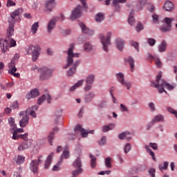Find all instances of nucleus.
I'll return each instance as SVG.
<instances>
[{
    "label": "nucleus",
    "instance_id": "1",
    "mask_svg": "<svg viewBox=\"0 0 177 177\" xmlns=\"http://www.w3.org/2000/svg\"><path fill=\"white\" fill-rule=\"evenodd\" d=\"M74 44H71L70 47L68 50V57H67V64L64 67V68L66 69L68 67H72L68 71V77H72L74 75L77 71V67H78V64H80V61H75L74 62V59L73 57H78L80 56L79 53H74L73 50H74Z\"/></svg>",
    "mask_w": 177,
    "mask_h": 177
},
{
    "label": "nucleus",
    "instance_id": "2",
    "mask_svg": "<svg viewBox=\"0 0 177 177\" xmlns=\"http://www.w3.org/2000/svg\"><path fill=\"white\" fill-rule=\"evenodd\" d=\"M162 78V72H159L156 76V81L151 82V86L156 88L159 93H163V92L167 93V91H165L164 88H166L168 91H174V89H175L176 84H169V83H167V82Z\"/></svg>",
    "mask_w": 177,
    "mask_h": 177
},
{
    "label": "nucleus",
    "instance_id": "3",
    "mask_svg": "<svg viewBox=\"0 0 177 177\" xmlns=\"http://www.w3.org/2000/svg\"><path fill=\"white\" fill-rule=\"evenodd\" d=\"M23 13L22 8H17L12 13H11L10 19L8 21L9 26L7 28V38H10L15 34V23L19 21L20 15Z\"/></svg>",
    "mask_w": 177,
    "mask_h": 177
},
{
    "label": "nucleus",
    "instance_id": "4",
    "mask_svg": "<svg viewBox=\"0 0 177 177\" xmlns=\"http://www.w3.org/2000/svg\"><path fill=\"white\" fill-rule=\"evenodd\" d=\"M28 55H32L33 62L38 60L39 53L41 52V47L39 46L30 45L26 48Z\"/></svg>",
    "mask_w": 177,
    "mask_h": 177
},
{
    "label": "nucleus",
    "instance_id": "5",
    "mask_svg": "<svg viewBox=\"0 0 177 177\" xmlns=\"http://www.w3.org/2000/svg\"><path fill=\"white\" fill-rule=\"evenodd\" d=\"M111 35H113V33H111V32H109L106 37L103 36V35L100 36L104 52H109V46L111 45Z\"/></svg>",
    "mask_w": 177,
    "mask_h": 177
},
{
    "label": "nucleus",
    "instance_id": "6",
    "mask_svg": "<svg viewBox=\"0 0 177 177\" xmlns=\"http://www.w3.org/2000/svg\"><path fill=\"white\" fill-rule=\"evenodd\" d=\"M44 162V156H40L38 157L37 160H34L30 162V169L33 172V174H37L38 172V167Z\"/></svg>",
    "mask_w": 177,
    "mask_h": 177
},
{
    "label": "nucleus",
    "instance_id": "7",
    "mask_svg": "<svg viewBox=\"0 0 177 177\" xmlns=\"http://www.w3.org/2000/svg\"><path fill=\"white\" fill-rule=\"evenodd\" d=\"M73 167L75 168H77V169L72 171V177H77L80 174H82V169L81 168L82 167V162H81V158H77V160L73 162Z\"/></svg>",
    "mask_w": 177,
    "mask_h": 177
},
{
    "label": "nucleus",
    "instance_id": "8",
    "mask_svg": "<svg viewBox=\"0 0 177 177\" xmlns=\"http://www.w3.org/2000/svg\"><path fill=\"white\" fill-rule=\"evenodd\" d=\"M116 77H117L118 81L120 82V84H122L123 86L127 88L128 91L131 89L132 86V84L131 83V82L126 81L125 79H124V73H119L116 75Z\"/></svg>",
    "mask_w": 177,
    "mask_h": 177
},
{
    "label": "nucleus",
    "instance_id": "9",
    "mask_svg": "<svg viewBox=\"0 0 177 177\" xmlns=\"http://www.w3.org/2000/svg\"><path fill=\"white\" fill-rule=\"evenodd\" d=\"M175 19L174 18H169V17H165L164 19V23L167 24V26H163L161 28V31L162 32H168V31H171L172 30V21H174Z\"/></svg>",
    "mask_w": 177,
    "mask_h": 177
},
{
    "label": "nucleus",
    "instance_id": "10",
    "mask_svg": "<svg viewBox=\"0 0 177 177\" xmlns=\"http://www.w3.org/2000/svg\"><path fill=\"white\" fill-rule=\"evenodd\" d=\"M59 21V17H53L47 25V34H52V31L56 28V23Z\"/></svg>",
    "mask_w": 177,
    "mask_h": 177
},
{
    "label": "nucleus",
    "instance_id": "11",
    "mask_svg": "<svg viewBox=\"0 0 177 177\" xmlns=\"http://www.w3.org/2000/svg\"><path fill=\"white\" fill-rule=\"evenodd\" d=\"M82 7L81 6H77L76 8H75L72 11V14L70 17V20L74 21V20H77L79 17H81V10Z\"/></svg>",
    "mask_w": 177,
    "mask_h": 177
},
{
    "label": "nucleus",
    "instance_id": "12",
    "mask_svg": "<svg viewBox=\"0 0 177 177\" xmlns=\"http://www.w3.org/2000/svg\"><path fill=\"white\" fill-rule=\"evenodd\" d=\"M76 131H80L82 138H86L88 136V133H91L92 135H93L95 133V131H93V130L88 131V130L82 128V127H81V125H80V124H77L75 127V132H76Z\"/></svg>",
    "mask_w": 177,
    "mask_h": 177
},
{
    "label": "nucleus",
    "instance_id": "13",
    "mask_svg": "<svg viewBox=\"0 0 177 177\" xmlns=\"http://www.w3.org/2000/svg\"><path fill=\"white\" fill-rule=\"evenodd\" d=\"M0 48L3 53H5L9 50V41H8L7 37L6 39H0Z\"/></svg>",
    "mask_w": 177,
    "mask_h": 177
},
{
    "label": "nucleus",
    "instance_id": "14",
    "mask_svg": "<svg viewBox=\"0 0 177 177\" xmlns=\"http://www.w3.org/2000/svg\"><path fill=\"white\" fill-rule=\"evenodd\" d=\"M32 145L31 141H24L18 146L17 150L18 151H24V150L31 147Z\"/></svg>",
    "mask_w": 177,
    "mask_h": 177
},
{
    "label": "nucleus",
    "instance_id": "15",
    "mask_svg": "<svg viewBox=\"0 0 177 177\" xmlns=\"http://www.w3.org/2000/svg\"><path fill=\"white\" fill-rule=\"evenodd\" d=\"M37 96H39V91L38 89L35 88L31 90L30 92L26 95V99L30 100V99H35V97H37Z\"/></svg>",
    "mask_w": 177,
    "mask_h": 177
},
{
    "label": "nucleus",
    "instance_id": "16",
    "mask_svg": "<svg viewBox=\"0 0 177 177\" xmlns=\"http://www.w3.org/2000/svg\"><path fill=\"white\" fill-rule=\"evenodd\" d=\"M125 64H129L131 73H133L135 70V59L132 57H128L124 58Z\"/></svg>",
    "mask_w": 177,
    "mask_h": 177
},
{
    "label": "nucleus",
    "instance_id": "17",
    "mask_svg": "<svg viewBox=\"0 0 177 177\" xmlns=\"http://www.w3.org/2000/svg\"><path fill=\"white\" fill-rule=\"evenodd\" d=\"M30 122V118L26 113L23 115L21 120L19 121V125L21 128H26Z\"/></svg>",
    "mask_w": 177,
    "mask_h": 177
},
{
    "label": "nucleus",
    "instance_id": "18",
    "mask_svg": "<svg viewBox=\"0 0 177 177\" xmlns=\"http://www.w3.org/2000/svg\"><path fill=\"white\" fill-rule=\"evenodd\" d=\"M79 24L82 28L83 34H88V35H93V34H95V32L88 28V27H86L84 23L80 22Z\"/></svg>",
    "mask_w": 177,
    "mask_h": 177
},
{
    "label": "nucleus",
    "instance_id": "19",
    "mask_svg": "<svg viewBox=\"0 0 177 177\" xmlns=\"http://www.w3.org/2000/svg\"><path fill=\"white\" fill-rule=\"evenodd\" d=\"M58 131H59V128H57V127H55L53 129V131H51L49 133V136L48 137V140L50 146L53 145V144L52 143V141L55 139V133H57V132Z\"/></svg>",
    "mask_w": 177,
    "mask_h": 177
},
{
    "label": "nucleus",
    "instance_id": "20",
    "mask_svg": "<svg viewBox=\"0 0 177 177\" xmlns=\"http://www.w3.org/2000/svg\"><path fill=\"white\" fill-rule=\"evenodd\" d=\"M55 5H56L55 0H48L46 4V12L50 13L53 8H55Z\"/></svg>",
    "mask_w": 177,
    "mask_h": 177
},
{
    "label": "nucleus",
    "instance_id": "21",
    "mask_svg": "<svg viewBox=\"0 0 177 177\" xmlns=\"http://www.w3.org/2000/svg\"><path fill=\"white\" fill-rule=\"evenodd\" d=\"M95 96H96V95H95V92H93V91H91L90 93L85 94L84 102L86 103H89V102H92V100H93V99H95Z\"/></svg>",
    "mask_w": 177,
    "mask_h": 177
},
{
    "label": "nucleus",
    "instance_id": "22",
    "mask_svg": "<svg viewBox=\"0 0 177 177\" xmlns=\"http://www.w3.org/2000/svg\"><path fill=\"white\" fill-rule=\"evenodd\" d=\"M163 9L166 10L167 12H172L174 9H175V6H174V3L167 1L165 2Z\"/></svg>",
    "mask_w": 177,
    "mask_h": 177
},
{
    "label": "nucleus",
    "instance_id": "23",
    "mask_svg": "<svg viewBox=\"0 0 177 177\" xmlns=\"http://www.w3.org/2000/svg\"><path fill=\"white\" fill-rule=\"evenodd\" d=\"M63 114V110L62 109H58L55 111V113L54 115V124L55 125H57L59 124V120L60 117H62Z\"/></svg>",
    "mask_w": 177,
    "mask_h": 177
},
{
    "label": "nucleus",
    "instance_id": "24",
    "mask_svg": "<svg viewBox=\"0 0 177 177\" xmlns=\"http://www.w3.org/2000/svg\"><path fill=\"white\" fill-rule=\"evenodd\" d=\"M119 139L121 140L125 139L126 140H131L132 138L131 137V133L129 131H125L119 135Z\"/></svg>",
    "mask_w": 177,
    "mask_h": 177
},
{
    "label": "nucleus",
    "instance_id": "25",
    "mask_svg": "<svg viewBox=\"0 0 177 177\" xmlns=\"http://www.w3.org/2000/svg\"><path fill=\"white\" fill-rule=\"evenodd\" d=\"M149 56L150 59H153L156 67H158V68H161V67H162V64L161 63V60L160 58H158V57L153 56L151 54H149Z\"/></svg>",
    "mask_w": 177,
    "mask_h": 177
},
{
    "label": "nucleus",
    "instance_id": "26",
    "mask_svg": "<svg viewBox=\"0 0 177 177\" xmlns=\"http://www.w3.org/2000/svg\"><path fill=\"white\" fill-rule=\"evenodd\" d=\"M116 46L119 50H122L124 49V46H125V41L122 39H118L115 41Z\"/></svg>",
    "mask_w": 177,
    "mask_h": 177
},
{
    "label": "nucleus",
    "instance_id": "27",
    "mask_svg": "<svg viewBox=\"0 0 177 177\" xmlns=\"http://www.w3.org/2000/svg\"><path fill=\"white\" fill-rule=\"evenodd\" d=\"M24 114H26V115H31V117H33V118H37V113L34 111H30L28 113H27V110L26 111H21L19 113V117L24 115Z\"/></svg>",
    "mask_w": 177,
    "mask_h": 177
},
{
    "label": "nucleus",
    "instance_id": "28",
    "mask_svg": "<svg viewBox=\"0 0 177 177\" xmlns=\"http://www.w3.org/2000/svg\"><path fill=\"white\" fill-rule=\"evenodd\" d=\"M115 128V124H109L108 125H104L102 127V132H109V131H112Z\"/></svg>",
    "mask_w": 177,
    "mask_h": 177
},
{
    "label": "nucleus",
    "instance_id": "29",
    "mask_svg": "<svg viewBox=\"0 0 177 177\" xmlns=\"http://www.w3.org/2000/svg\"><path fill=\"white\" fill-rule=\"evenodd\" d=\"M95 21H97V23H102V21H103V20H104V13L103 12H99L95 15Z\"/></svg>",
    "mask_w": 177,
    "mask_h": 177
},
{
    "label": "nucleus",
    "instance_id": "30",
    "mask_svg": "<svg viewBox=\"0 0 177 177\" xmlns=\"http://www.w3.org/2000/svg\"><path fill=\"white\" fill-rule=\"evenodd\" d=\"M38 73H40L39 80L45 81V66H42L38 69Z\"/></svg>",
    "mask_w": 177,
    "mask_h": 177
},
{
    "label": "nucleus",
    "instance_id": "31",
    "mask_svg": "<svg viewBox=\"0 0 177 177\" xmlns=\"http://www.w3.org/2000/svg\"><path fill=\"white\" fill-rule=\"evenodd\" d=\"M160 121H164V116L162 115H158L155 116L151 121V125H154V122H160Z\"/></svg>",
    "mask_w": 177,
    "mask_h": 177
},
{
    "label": "nucleus",
    "instance_id": "32",
    "mask_svg": "<svg viewBox=\"0 0 177 177\" xmlns=\"http://www.w3.org/2000/svg\"><path fill=\"white\" fill-rule=\"evenodd\" d=\"M84 84V80H80L70 88L71 92H74L77 88H80Z\"/></svg>",
    "mask_w": 177,
    "mask_h": 177
},
{
    "label": "nucleus",
    "instance_id": "33",
    "mask_svg": "<svg viewBox=\"0 0 177 177\" xmlns=\"http://www.w3.org/2000/svg\"><path fill=\"white\" fill-rule=\"evenodd\" d=\"M147 3V0H139L137 3V9L138 10H142L143 6Z\"/></svg>",
    "mask_w": 177,
    "mask_h": 177
},
{
    "label": "nucleus",
    "instance_id": "34",
    "mask_svg": "<svg viewBox=\"0 0 177 177\" xmlns=\"http://www.w3.org/2000/svg\"><path fill=\"white\" fill-rule=\"evenodd\" d=\"M52 74H53V70L49 68H45V80H49L52 77Z\"/></svg>",
    "mask_w": 177,
    "mask_h": 177
},
{
    "label": "nucleus",
    "instance_id": "35",
    "mask_svg": "<svg viewBox=\"0 0 177 177\" xmlns=\"http://www.w3.org/2000/svg\"><path fill=\"white\" fill-rule=\"evenodd\" d=\"M54 153H51L47 158L46 164H45V168H49V165L52 164V160L53 158Z\"/></svg>",
    "mask_w": 177,
    "mask_h": 177
},
{
    "label": "nucleus",
    "instance_id": "36",
    "mask_svg": "<svg viewBox=\"0 0 177 177\" xmlns=\"http://www.w3.org/2000/svg\"><path fill=\"white\" fill-rule=\"evenodd\" d=\"M64 158H70V152L67 150H64L60 157L59 161L63 162Z\"/></svg>",
    "mask_w": 177,
    "mask_h": 177
},
{
    "label": "nucleus",
    "instance_id": "37",
    "mask_svg": "<svg viewBox=\"0 0 177 177\" xmlns=\"http://www.w3.org/2000/svg\"><path fill=\"white\" fill-rule=\"evenodd\" d=\"M158 50L159 52H165L167 50V41L165 40H163L159 45Z\"/></svg>",
    "mask_w": 177,
    "mask_h": 177
},
{
    "label": "nucleus",
    "instance_id": "38",
    "mask_svg": "<svg viewBox=\"0 0 177 177\" xmlns=\"http://www.w3.org/2000/svg\"><path fill=\"white\" fill-rule=\"evenodd\" d=\"M63 162H62V160H59L57 164L53 166V169H52V171L53 172H56V171H60V169H62V167H60V165H62V163Z\"/></svg>",
    "mask_w": 177,
    "mask_h": 177
},
{
    "label": "nucleus",
    "instance_id": "39",
    "mask_svg": "<svg viewBox=\"0 0 177 177\" xmlns=\"http://www.w3.org/2000/svg\"><path fill=\"white\" fill-rule=\"evenodd\" d=\"M45 100H46L48 104L52 103V95H50L48 90H45Z\"/></svg>",
    "mask_w": 177,
    "mask_h": 177
},
{
    "label": "nucleus",
    "instance_id": "40",
    "mask_svg": "<svg viewBox=\"0 0 177 177\" xmlns=\"http://www.w3.org/2000/svg\"><path fill=\"white\" fill-rule=\"evenodd\" d=\"M86 84H90V85H92L93 82H95V75H90L88 76L86 80Z\"/></svg>",
    "mask_w": 177,
    "mask_h": 177
},
{
    "label": "nucleus",
    "instance_id": "41",
    "mask_svg": "<svg viewBox=\"0 0 177 177\" xmlns=\"http://www.w3.org/2000/svg\"><path fill=\"white\" fill-rule=\"evenodd\" d=\"M92 44L89 42H86L84 45L85 52H91V50H92Z\"/></svg>",
    "mask_w": 177,
    "mask_h": 177
},
{
    "label": "nucleus",
    "instance_id": "42",
    "mask_svg": "<svg viewBox=\"0 0 177 177\" xmlns=\"http://www.w3.org/2000/svg\"><path fill=\"white\" fill-rule=\"evenodd\" d=\"M25 160H26V158H24V156L21 155H19L17 157L16 162L18 165H20V164H23V162H24Z\"/></svg>",
    "mask_w": 177,
    "mask_h": 177
},
{
    "label": "nucleus",
    "instance_id": "43",
    "mask_svg": "<svg viewBox=\"0 0 177 177\" xmlns=\"http://www.w3.org/2000/svg\"><path fill=\"white\" fill-rule=\"evenodd\" d=\"M128 21H129V24H130V26H134L135 17H133V14L132 12H131L129 16Z\"/></svg>",
    "mask_w": 177,
    "mask_h": 177
},
{
    "label": "nucleus",
    "instance_id": "44",
    "mask_svg": "<svg viewBox=\"0 0 177 177\" xmlns=\"http://www.w3.org/2000/svg\"><path fill=\"white\" fill-rule=\"evenodd\" d=\"M7 39L8 41V47L9 48H13L15 46H16V41L12 38H8Z\"/></svg>",
    "mask_w": 177,
    "mask_h": 177
},
{
    "label": "nucleus",
    "instance_id": "45",
    "mask_svg": "<svg viewBox=\"0 0 177 177\" xmlns=\"http://www.w3.org/2000/svg\"><path fill=\"white\" fill-rule=\"evenodd\" d=\"M145 149H146L147 153H149L150 156H151L153 160L156 161V156L154 155V152H153V151H151V149H150L149 145H145Z\"/></svg>",
    "mask_w": 177,
    "mask_h": 177
},
{
    "label": "nucleus",
    "instance_id": "46",
    "mask_svg": "<svg viewBox=\"0 0 177 177\" xmlns=\"http://www.w3.org/2000/svg\"><path fill=\"white\" fill-rule=\"evenodd\" d=\"M38 27H39L38 22L34 23V24L31 27V32H32V34H37Z\"/></svg>",
    "mask_w": 177,
    "mask_h": 177
},
{
    "label": "nucleus",
    "instance_id": "47",
    "mask_svg": "<svg viewBox=\"0 0 177 177\" xmlns=\"http://www.w3.org/2000/svg\"><path fill=\"white\" fill-rule=\"evenodd\" d=\"M169 165V163L168 162H164L163 166L162 165H159L158 168L160 169V171H161V172H162L163 169H168V165Z\"/></svg>",
    "mask_w": 177,
    "mask_h": 177
},
{
    "label": "nucleus",
    "instance_id": "48",
    "mask_svg": "<svg viewBox=\"0 0 177 177\" xmlns=\"http://www.w3.org/2000/svg\"><path fill=\"white\" fill-rule=\"evenodd\" d=\"M90 158L91 159V165L92 168H95L96 167V158L92 154H90Z\"/></svg>",
    "mask_w": 177,
    "mask_h": 177
},
{
    "label": "nucleus",
    "instance_id": "49",
    "mask_svg": "<svg viewBox=\"0 0 177 177\" xmlns=\"http://www.w3.org/2000/svg\"><path fill=\"white\" fill-rule=\"evenodd\" d=\"M105 165L106 168H111V158L108 157L105 158Z\"/></svg>",
    "mask_w": 177,
    "mask_h": 177
},
{
    "label": "nucleus",
    "instance_id": "50",
    "mask_svg": "<svg viewBox=\"0 0 177 177\" xmlns=\"http://www.w3.org/2000/svg\"><path fill=\"white\" fill-rule=\"evenodd\" d=\"M8 124L12 127L14 129L16 128V123H15V118H8Z\"/></svg>",
    "mask_w": 177,
    "mask_h": 177
},
{
    "label": "nucleus",
    "instance_id": "51",
    "mask_svg": "<svg viewBox=\"0 0 177 177\" xmlns=\"http://www.w3.org/2000/svg\"><path fill=\"white\" fill-rule=\"evenodd\" d=\"M127 0H113V5L115 7L118 6V3H125Z\"/></svg>",
    "mask_w": 177,
    "mask_h": 177
},
{
    "label": "nucleus",
    "instance_id": "52",
    "mask_svg": "<svg viewBox=\"0 0 177 177\" xmlns=\"http://www.w3.org/2000/svg\"><path fill=\"white\" fill-rule=\"evenodd\" d=\"M156 39H153V38H148L147 39V44H149V45L150 46H154L156 45Z\"/></svg>",
    "mask_w": 177,
    "mask_h": 177
},
{
    "label": "nucleus",
    "instance_id": "53",
    "mask_svg": "<svg viewBox=\"0 0 177 177\" xmlns=\"http://www.w3.org/2000/svg\"><path fill=\"white\" fill-rule=\"evenodd\" d=\"M132 149V147L131 146V144L129 143H127L124 146V153L126 154H127V153Z\"/></svg>",
    "mask_w": 177,
    "mask_h": 177
},
{
    "label": "nucleus",
    "instance_id": "54",
    "mask_svg": "<svg viewBox=\"0 0 177 177\" xmlns=\"http://www.w3.org/2000/svg\"><path fill=\"white\" fill-rule=\"evenodd\" d=\"M130 45H131V46H133V48H135V49H136V50L138 52H139V43L138 42L131 41Z\"/></svg>",
    "mask_w": 177,
    "mask_h": 177
},
{
    "label": "nucleus",
    "instance_id": "55",
    "mask_svg": "<svg viewBox=\"0 0 177 177\" xmlns=\"http://www.w3.org/2000/svg\"><path fill=\"white\" fill-rule=\"evenodd\" d=\"M6 6L7 8H10V6H16V3L12 0H8Z\"/></svg>",
    "mask_w": 177,
    "mask_h": 177
},
{
    "label": "nucleus",
    "instance_id": "56",
    "mask_svg": "<svg viewBox=\"0 0 177 177\" xmlns=\"http://www.w3.org/2000/svg\"><path fill=\"white\" fill-rule=\"evenodd\" d=\"M37 110H38V106L37 105H34L32 107L26 109V113H28V111H37Z\"/></svg>",
    "mask_w": 177,
    "mask_h": 177
},
{
    "label": "nucleus",
    "instance_id": "57",
    "mask_svg": "<svg viewBox=\"0 0 177 177\" xmlns=\"http://www.w3.org/2000/svg\"><path fill=\"white\" fill-rule=\"evenodd\" d=\"M45 101V95H42L38 100H37V104L41 105L42 103Z\"/></svg>",
    "mask_w": 177,
    "mask_h": 177
},
{
    "label": "nucleus",
    "instance_id": "58",
    "mask_svg": "<svg viewBox=\"0 0 177 177\" xmlns=\"http://www.w3.org/2000/svg\"><path fill=\"white\" fill-rule=\"evenodd\" d=\"M149 174L151 175V177H156V169L151 168L149 170Z\"/></svg>",
    "mask_w": 177,
    "mask_h": 177
},
{
    "label": "nucleus",
    "instance_id": "59",
    "mask_svg": "<svg viewBox=\"0 0 177 177\" xmlns=\"http://www.w3.org/2000/svg\"><path fill=\"white\" fill-rule=\"evenodd\" d=\"M120 111H122V113H124L125 111H129L128 107H127L123 104H120Z\"/></svg>",
    "mask_w": 177,
    "mask_h": 177
},
{
    "label": "nucleus",
    "instance_id": "60",
    "mask_svg": "<svg viewBox=\"0 0 177 177\" xmlns=\"http://www.w3.org/2000/svg\"><path fill=\"white\" fill-rule=\"evenodd\" d=\"M20 136H21L20 135L17 134V131H15L12 134V139L14 140H17V139H19Z\"/></svg>",
    "mask_w": 177,
    "mask_h": 177
},
{
    "label": "nucleus",
    "instance_id": "61",
    "mask_svg": "<svg viewBox=\"0 0 177 177\" xmlns=\"http://www.w3.org/2000/svg\"><path fill=\"white\" fill-rule=\"evenodd\" d=\"M106 142V137H102L101 140L99 141L100 146H104V144Z\"/></svg>",
    "mask_w": 177,
    "mask_h": 177
},
{
    "label": "nucleus",
    "instance_id": "62",
    "mask_svg": "<svg viewBox=\"0 0 177 177\" xmlns=\"http://www.w3.org/2000/svg\"><path fill=\"white\" fill-rule=\"evenodd\" d=\"M152 18H153V23H156V24L158 23V19H159L158 15H157L156 14H153L152 15Z\"/></svg>",
    "mask_w": 177,
    "mask_h": 177
},
{
    "label": "nucleus",
    "instance_id": "63",
    "mask_svg": "<svg viewBox=\"0 0 177 177\" xmlns=\"http://www.w3.org/2000/svg\"><path fill=\"white\" fill-rule=\"evenodd\" d=\"M147 8H148V10L150 11L151 13H153L154 10H156L154 6L152 4H149Z\"/></svg>",
    "mask_w": 177,
    "mask_h": 177
},
{
    "label": "nucleus",
    "instance_id": "64",
    "mask_svg": "<svg viewBox=\"0 0 177 177\" xmlns=\"http://www.w3.org/2000/svg\"><path fill=\"white\" fill-rule=\"evenodd\" d=\"M136 29L138 32H139V31H142V30H143V25H142V24H138Z\"/></svg>",
    "mask_w": 177,
    "mask_h": 177
}]
</instances>
